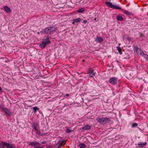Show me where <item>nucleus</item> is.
Returning a JSON list of instances; mask_svg holds the SVG:
<instances>
[{
    "instance_id": "nucleus-28",
    "label": "nucleus",
    "mask_w": 148,
    "mask_h": 148,
    "mask_svg": "<svg viewBox=\"0 0 148 148\" xmlns=\"http://www.w3.org/2000/svg\"><path fill=\"white\" fill-rule=\"evenodd\" d=\"M72 132L73 131L72 130H70L69 129H67L66 131V132L68 133H70Z\"/></svg>"
},
{
    "instance_id": "nucleus-4",
    "label": "nucleus",
    "mask_w": 148,
    "mask_h": 148,
    "mask_svg": "<svg viewBox=\"0 0 148 148\" xmlns=\"http://www.w3.org/2000/svg\"><path fill=\"white\" fill-rule=\"evenodd\" d=\"M4 146H5L6 148H13L12 144L4 142H2L1 144H0V148H5Z\"/></svg>"
},
{
    "instance_id": "nucleus-12",
    "label": "nucleus",
    "mask_w": 148,
    "mask_h": 148,
    "mask_svg": "<svg viewBox=\"0 0 148 148\" xmlns=\"http://www.w3.org/2000/svg\"><path fill=\"white\" fill-rule=\"evenodd\" d=\"M86 10L84 8H80L77 10V12L79 13H82Z\"/></svg>"
},
{
    "instance_id": "nucleus-10",
    "label": "nucleus",
    "mask_w": 148,
    "mask_h": 148,
    "mask_svg": "<svg viewBox=\"0 0 148 148\" xmlns=\"http://www.w3.org/2000/svg\"><path fill=\"white\" fill-rule=\"evenodd\" d=\"M82 21V19L80 18H76L73 20L72 24H74L75 23L80 22Z\"/></svg>"
},
{
    "instance_id": "nucleus-24",
    "label": "nucleus",
    "mask_w": 148,
    "mask_h": 148,
    "mask_svg": "<svg viewBox=\"0 0 148 148\" xmlns=\"http://www.w3.org/2000/svg\"><path fill=\"white\" fill-rule=\"evenodd\" d=\"M60 140L61 142L62 145L65 144L66 142V140H62V139H61Z\"/></svg>"
},
{
    "instance_id": "nucleus-37",
    "label": "nucleus",
    "mask_w": 148,
    "mask_h": 148,
    "mask_svg": "<svg viewBox=\"0 0 148 148\" xmlns=\"http://www.w3.org/2000/svg\"><path fill=\"white\" fill-rule=\"evenodd\" d=\"M41 143L42 144H45L46 143V142L45 141H43L41 142Z\"/></svg>"
},
{
    "instance_id": "nucleus-40",
    "label": "nucleus",
    "mask_w": 148,
    "mask_h": 148,
    "mask_svg": "<svg viewBox=\"0 0 148 148\" xmlns=\"http://www.w3.org/2000/svg\"><path fill=\"white\" fill-rule=\"evenodd\" d=\"M12 147H13V148H17V147H15V146H13V145H12Z\"/></svg>"
},
{
    "instance_id": "nucleus-19",
    "label": "nucleus",
    "mask_w": 148,
    "mask_h": 148,
    "mask_svg": "<svg viewBox=\"0 0 148 148\" xmlns=\"http://www.w3.org/2000/svg\"><path fill=\"white\" fill-rule=\"evenodd\" d=\"M116 18L118 20L120 21H122L123 19V18L120 16H116Z\"/></svg>"
},
{
    "instance_id": "nucleus-6",
    "label": "nucleus",
    "mask_w": 148,
    "mask_h": 148,
    "mask_svg": "<svg viewBox=\"0 0 148 148\" xmlns=\"http://www.w3.org/2000/svg\"><path fill=\"white\" fill-rule=\"evenodd\" d=\"M87 73L89 74L90 77H93L95 76L96 72L94 71L93 69L90 68L88 70Z\"/></svg>"
},
{
    "instance_id": "nucleus-23",
    "label": "nucleus",
    "mask_w": 148,
    "mask_h": 148,
    "mask_svg": "<svg viewBox=\"0 0 148 148\" xmlns=\"http://www.w3.org/2000/svg\"><path fill=\"white\" fill-rule=\"evenodd\" d=\"M33 109L34 111V112L35 113L36 111L39 110V108H38L36 106H35L33 107Z\"/></svg>"
},
{
    "instance_id": "nucleus-32",
    "label": "nucleus",
    "mask_w": 148,
    "mask_h": 148,
    "mask_svg": "<svg viewBox=\"0 0 148 148\" xmlns=\"http://www.w3.org/2000/svg\"><path fill=\"white\" fill-rule=\"evenodd\" d=\"M34 148H45L43 147L38 146L36 147H34Z\"/></svg>"
},
{
    "instance_id": "nucleus-22",
    "label": "nucleus",
    "mask_w": 148,
    "mask_h": 148,
    "mask_svg": "<svg viewBox=\"0 0 148 148\" xmlns=\"http://www.w3.org/2000/svg\"><path fill=\"white\" fill-rule=\"evenodd\" d=\"M140 51V53H139L142 56H144V57L145 56V55H146V54H145L143 52V51H142L141 50L140 51Z\"/></svg>"
},
{
    "instance_id": "nucleus-13",
    "label": "nucleus",
    "mask_w": 148,
    "mask_h": 148,
    "mask_svg": "<svg viewBox=\"0 0 148 148\" xmlns=\"http://www.w3.org/2000/svg\"><path fill=\"white\" fill-rule=\"evenodd\" d=\"M96 40L99 43H101L103 41V39L102 38L97 36V37Z\"/></svg>"
},
{
    "instance_id": "nucleus-9",
    "label": "nucleus",
    "mask_w": 148,
    "mask_h": 148,
    "mask_svg": "<svg viewBox=\"0 0 148 148\" xmlns=\"http://www.w3.org/2000/svg\"><path fill=\"white\" fill-rule=\"evenodd\" d=\"M2 111L5 112L6 114L9 116H10L11 114V112L7 108H4Z\"/></svg>"
},
{
    "instance_id": "nucleus-25",
    "label": "nucleus",
    "mask_w": 148,
    "mask_h": 148,
    "mask_svg": "<svg viewBox=\"0 0 148 148\" xmlns=\"http://www.w3.org/2000/svg\"><path fill=\"white\" fill-rule=\"evenodd\" d=\"M138 124L136 123H133L132 125V128H135L137 127Z\"/></svg>"
},
{
    "instance_id": "nucleus-39",
    "label": "nucleus",
    "mask_w": 148,
    "mask_h": 148,
    "mask_svg": "<svg viewBox=\"0 0 148 148\" xmlns=\"http://www.w3.org/2000/svg\"><path fill=\"white\" fill-rule=\"evenodd\" d=\"M65 96L67 97H68L69 96V94H66L65 95Z\"/></svg>"
},
{
    "instance_id": "nucleus-17",
    "label": "nucleus",
    "mask_w": 148,
    "mask_h": 148,
    "mask_svg": "<svg viewBox=\"0 0 148 148\" xmlns=\"http://www.w3.org/2000/svg\"><path fill=\"white\" fill-rule=\"evenodd\" d=\"M62 144L60 140H59L57 143L56 145L57 146L58 148H60L61 147L62 145Z\"/></svg>"
},
{
    "instance_id": "nucleus-20",
    "label": "nucleus",
    "mask_w": 148,
    "mask_h": 148,
    "mask_svg": "<svg viewBox=\"0 0 148 148\" xmlns=\"http://www.w3.org/2000/svg\"><path fill=\"white\" fill-rule=\"evenodd\" d=\"M117 50L118 51L120 55H121L122 54V53L121 51V48L119 47H117Z\"/></svg>"
},
{
    "instance_id": "nucleus-26",
    "label": "nucleus",
    "mask_w": 148,
    "mask_h": 148,
    "mask_svg": "<svg viewBox=\"0 0 148 148\" xmlns=\"http://www.w3.org/2000/svg\"><path fill=\"white\" fill-rule=\"evenodd\" d=\"M44 29L45 33L46 34H49V33H50L49 31H48V29H47V28L46 27Z\"/></svg>"
},
{
    "instance_id": "nucleus-41",
    "label": "nucleus",
    "mask_w": 148,
    "mask_h": 148,
    "mask_svg": "<svg viewBox=\"0 0 148 148\" xmlns=\"http://www.w3.org/2000/svg\"><path fill=\"white\" fill-rule=\"evenodd\" d=\"M2 90V88H1V87L0 86V92Z\"/></svg>"
},
{
    "instance_id": "nucleus-27",
    "label": "nucleus",
    "mask_w": 148,
    "mask_h": 148,
    "mask_svg": "<svg viewBox=\"0 0 148 148\" xmlns=\"http://www.w3.org/2000/svg\"><path fill=\"white\" fill-rule=\"evenodd\" d=\"M124 13L127 15H130L131 14L130 12L127 11H125Z\"/></svg>"
},
{
    "instance_id": "nucleus-36",
    "label": "nucleus",
    "mask_w": 148,
    "mask_h": 148,
    "mask_svg": "<svg viewBox=\"0 0 148 148\" xmlns=\"http://www.w3.org/2000/svg\"><path fill=\"white\" fill-rule=\"evenodd\" d=\"M127 39L129 41V42L130 40H131V38L130 37H128L127 38Z\"/></svg>"
},
{
    "instance_id": "nucleus-31",
    "label": "nucleus",
    "mask_w": 148,
    "mask_h": 148,
    "mask_svg": "<svg viewBox=\"0 0 148 148\" xmlns=\"http://www.w3.org/2000/svg\"><path fill=\"white\" fill-rule=\"evenodd\" d=\"M4 108L3 107V106H2L1 104H0V109H1L2 110H3Z\"/></svg>"
},
{
    "instance_id": "nucleus-5",
    "label": "nucleus",
    "mask_w": 148,
    "mask_h": 148,
    "mask_svg": "<svg viewBox=\"0 0 148 148\" xmlns=\"http://www.w3.org/2000/svg\"><path fill=\"white\" fill-rule=\"evenodd\" d=\"M118 80L117 78L113 77L110 78L109 82L112 85H115L117 84Z\"/></svg>"
},
{
    "instance_id": "nucleus-21",
    "label": "nucleus",
    "mask_w": 148,
    "mask_h": 148,
    "mask_svg": "<svg viewBox=\"0 0 148 148\" xmlns=\"http://www.w3.org/2000/svg\"><path fill=\"white\" fill-rule=\"evenodd\" d=\"M79 146L80 148H84L86 146V145L84 143H81L79 144Z\"/></svg>"
},
{
    "instance_id": "nucleus-35",
    "label": "nucleus",
    "mask_w": 148,
    "mask_h": 148,
    "mask_svg": "<svg viewBox=\"0 0 148 148\" xmlns=\"http://www.w3.org/2000/svg\"><path fill=\"white\" fill-rule=\"evenodd\" d=\"M87 21L86 20H84L82 22V23L86 24L87 23Z\"/></svg>"
},
{
    "instance_id": "nucleus-38",
    "label": "nucleus",
    "mask_w": 148,
    "mask_h": 148,
    "mask_svg": "<svg viewBox=\"0 0 148 148\" xmlns=\"http://www.w3.org/2000/svg\"><path fill=\"white\" fill-rule=\"evenodd\" d=\"M46 134H47V133H42V134H41L40 136H43V135H45Z\"/></svg>"
},
{
    "instance_id": "nucleus-11",
    "label": "nucleus",
    "mask_w": 148,
    "mask_h": 148,
    "mask_svg": "<svg viewBox=\"0 0 148 148\" xmlns=\"http://www.w3.org/2000/svg\"><path fill=\"white\" fill-rule=\"evenodd\" d=\"M3 8L6 12L10 13L11 12L10 8L7 6H4Z\"/></svg>"
},
{
    "instance_id": "nucleus-15",
    "label": "nucleus",
    "mask_w": 148,
    "mask_h": 148,
    "mask_svg": "<svg viewBox=\"0 0 148 148\" xmlns=\"http://www.w3.org/2000/svg\"><path fill=\"white\" fill-rule=\"evenodd\" d=\"M147 143L146 142H139V147H143L146 145Z\"/></svg>"
},
{
    "instance_id": "nucleus-16",
    "label": "nucleus",
    "mask_w": 148,
    "mask_h": 148,
    "mask_svg": "<svg viewBox=\"0 0 148 148\" xmlns=\"http://www.w3.org/2000/svg\"><path fill=\"white\" fill-rule=\"evenodd\" d=\"M91 128L90 126L88 125H86L85 127L82 128V129L84 130H86L90 129Z\"/></svg>"
},
{
    "instance_id": "nucleus-29",
    "label": "nucleus",
    "mask_w": 148,
    "mask_h": 148,
    "mask_svg": "<svg viewBox=\"0 0 148 148\" xmlns=\"http://www.w3.org/2000/svg\"><path fill=\"white\" fill-rule=\"evenodd\" d=\"M39 129L38 128V129L37 130H35L36 133L40 135L41 134V132L39 130Z\"/></svg>"
},
{
    "instance_id": "nucleus-30",
    "label": "nucleus",
    "mask_w": 148,
    "mask_h": 148,
    "mask_svg": "<svg viewBox=\"0 0 148 148\" xmlns=\"http://www.w3.org/2000/svg\"><path fill=\"white\" fill-rule=\"evenodd\" d=\"M145 58L146 60H147V61H148V55L147 54L145 55Z\"/></svg>"
},
{
    "instance_id": "nucleus-8",
    "label": "nucleus",
    "mask_w": 148,
    "mask_h": 148,
    "mask_svg": "<svg viewBox=\"0 0 148 148\" xmlns=\"http://www.w3.org/2000/svg\"><path fill=\"white\" fill-rule=\"evenodd\" d=\"M39 125L37 122H35L32 123V127L35 130H37L38 128L39 129Z\"/></svg>"
},
{
    "instance_id": "nucleus-14",
    "label": "nucleus",
    "mask_w": 148,
    "mask_h": 148,
    "mask_svg": "<svg viewBox=\"0 0 148 148\" xmlns=\"http://www.w3.org/2000/svg\"><path fill=\"white\" fill-rule=\"evenodd\" d=\"M133 49L135 53L138 55V47H136V46H134L133 47Z\"/></svg>"
},
{
    "instance_id": "nucleus-2",
    "label": "nucleus",
    "mask_w": 148,
    "mask_h": 148,
    "mask_svg": "<svg viewBox=\"0 0 148 148\" xmlns=\"http://www.w3.org/2000/svg\"><path fill=\"white\" fill-rule=\"evenodd\" d=\"M49 36H47L46 38L43 40L42 42L40 44L39 47L42 49L45 48L46 45L50 43V41L49 40Z\"/></svg>"
},
{
    "instance_id": "nucleus-33",
    "label": "nucleus",
    "mask_w": 148,
    "mask_h": 148,
    "mask_svg": "<svg viewBox=\"0 0 148 148\" xmlns=\"http://www.w3.org/2000/svg\"><path fill=\"white\" fill-rule=\"evenodd\" d=\"M139 36L140 37H143L144 36L143 34H140V33H139Z\"/></svg>"
},
{
    "instance_id": "nucleus-7",
    "label": "nucleus",
    "mask_w": 148,
    "mask_h": 148,
    "mask_svg": "<svg viewBox=\"0 0 148 148\" xmlns=\"http://www.w3.org/2000/svg\"><path fill=\"white\" fill-rule=\"evenodd\" d=\"M28 144L29 145L34 147H36L37 146H39L40 145L39 143L37 142H29Z\"/></svg>"
},
{
    "instance_id": "nucleus-1",
    "label": "nucleus",
    "mask_w": 148,
    "mask_h": 148,
    "mask_svg": "<svg viewBox=\"0 0 148 148\" xmlns=\"http://www.w3.org/2000/svg\"><path fill=\"white\" fill-rule=\"evenodd\" d=\"M96 120L101 124L104 125L107 123H109L110 122V118H109L98 117Z\"/></svg>"
},
{
    "instance_id": "nucleus-34",
    "label": "nucleus",
    "mask_w": 148,
    "mask_h": 148,
    "mask_svg": "<svg viewBox=\"0 0 148 148\" xmlns=\"http://www.w3.org/2000/svg\"><path fill=\"white\" fill-rule=\"evenodd\" d=\"M40 33L41 34L45 33L44 29H43L42 30L40 31Z\"/></svg>"
},
{
    "instance_id": "nucleus-18",
    "label": "nucleus",
    "mask_w": 148,
    "mask_h": 148,
    "mask_svg": "<svg viewBox=\"0 0 148 148\" xmlns=\"http://www.w3.org/2000/svg\"><path fill=\"white\" fill-rule=\"evenodd\" d=\"M47 28L48 31H49L50 33H49V34H51L52 32L54 31V30H52V29L53 28L52 27H48Z\"/></svg>"
},
{
    "instance_id": "nucleus-42",
    "label": "nucleus",
    "mask_w": 148,
    "mask_h": 148,
    "mask_svg": "<svg viewBox=\"0 0 148 148\" xmlns=\"http://www.w3.org/2000/svg\"><path fill=\"white\" fill-rule=\"evenodd\" d=\"M96 18L94 19V20H96Z\"/></svg>"
},
{
    "instance_id": "nucleus-3",
    "label": "nucleus",
    "mask_w": 148,
    "mask_h": 148,
    "mask_svg": "<svg viewBox=\"0 0 148 148\" xmlns=\"http://www.w3.org/2000/svg\"><path fill=\"white\" fill-rule=\"evenodd\" d=\"M105 3L108 6L110 7L111 8L114 9L122 10L121 7L113 5L111 2L107 1Z\"/></svg>"
}]
</instances>
